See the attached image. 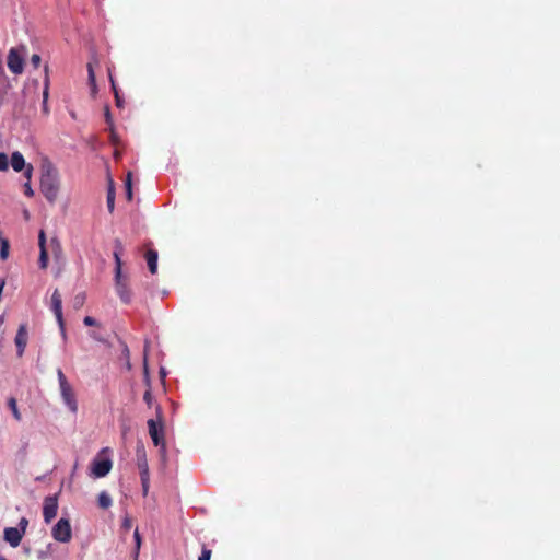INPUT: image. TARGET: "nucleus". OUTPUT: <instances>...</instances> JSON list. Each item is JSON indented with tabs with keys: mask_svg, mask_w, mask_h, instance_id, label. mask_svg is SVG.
<instances>
[{
	"mask_svg": "<svg viewBox=\"0 0 560 560\" xmlns=\"http://www.w3.org/2000/svg\"><path fill=\"white\" fill-rule=\"evenodd\" d=\"M124 252V245L119 238L114 241V259H115V287L117 294L120 300L128 304L131 301V291L128 288L127 279L122 276L121 272V254Z\"/></svg>",
	"mask_w": 560,
	"mask_h": 560,
	"instance_id": "f257e3e1",
	"label": "nucleus"
},
{
	"mask_svg": "<svg viewBox=\"0 0 560 560\" xmlns=\"http://www.w3.org/2000/svg\"><path fill=\"white\" fill-rule=\"evenodd\" d=\"M40 191L49 202H54L59 192V180L56 171L48 168L40 177Z\"/></svg>",
	"mask_w": 560,
	"mask_h": 560,
	"instance_id": "f03ea898",
	"label": "nucleus"
},
{
	"mask_svg": "<svg viewBox=\"0 0 560 560\" xmlns=\"http://www.w3.org/2000/svg\"><path fill=\"white\" fill-rule=\"evenodd\" d=\"M57 377L59 382L61 398L65 405L69 408L70 411L75 413L78 411L75 394L61 369H57Z\"/></svg>",
	"mask_w": 560,
	"mask_h": 560,
	"instance_id": "7ed1b4c3",
	"label": "nucleus"
},
{
	"mask_svg": "<svg viewBox=\"0 0 560 560\" xmlns=\"http://www.w3.org/2000/svg\"><path fill=\"white\" fill-rule=\"evenodd\" d=\"M159 413V422H156L153 419L148 420V428H149V434L152 439V442L155 446H160V451L162 455H165L166 452V445H165V439H164V425L161 418V407L156 408Z\"/></svg>",
	"mask_w": 560,
	"mask_h": 560,
	"instance_id": "20e7f679",
	"label": "nucleus"
},
{
	"mask_svg": "<svg viewBox=\"0 0 560 560\" xmlns=\"http://www.w3.org/2000/svg\"><path fill=\"white\" fill-rule=\"evenodd\" d=\"M51 535L57 541L69 542L72 538V530L69 520L60 518L52 527Z\"/></svg>",
	"mask_w": 560,
	"mask_h": 560,
	"instance_id": "39448f33",
	"label": "nucleus"
},
{
	"mask_svg": "<svg viewBox=\"0 0 560 560\" xmlns=\"http://www.w3.org/2000/svg\"><path fill=\"white\" fill-rule=\"evenodd\" d=\"M7 65L14 74H21L24 69V58L16 48H11L8 54Z\"/></svg>",
	"mask_w": 560,
	"mask_h": 560,
	"instance_id": "423d86ee",
	"label": "nucleus"
},
{
	"mask_svg": "<svg viewBox=\"0 0 560 560\" xmlns=\"http://www.w3.org/2000/svg\"><path fill=\"white\" fill-rule=\"evenodd\" d=\"M113 463L109 458L96 457L91 464V476L94 478L105 477L112 469Z\"/></svg>",
	"mask_w": 560,
	"mask_h": 560,
	"instance_id": "0eeeda50",
	"label": "nucleus"
},
{
	"mask_svg": "<svg viewBox=\"0 0 560 560\" xmlns=\"http://www.w3.org/2000/svg\"><path fill=\"white\" fill-rule=\"evenodd\" d=\"M58 499L57 495L46 497L43 506V516L46 523H50L57 515Z\"/></svg>",
	"mask_w": 560,
	"mask_h": 560,
	"instance_id": "6e6552de",
	"label": "nucleus"
},
{
	"mask_svg": "<svg viewBox=\"0 0 560 560\" xmlns=\"http://www.w3.org/2000/svg\"><path fill=\"white\" fill-rule=\"evenodd\" d=\"M27 342H28L27 325L26 324H21L19 326L16 336L14 338V343H15V347H16V355L19 358L23 357L25 348L27 346Z\"/></svg>",
	"mask_w": 560,
	"mask_h": 560,
	"instance_id": "1a4fd4ad",
	"label": "nucleus"
},
{
	"mask_svg": "<svg viewBox=\"0 0 560 560\" xmlns=\"http://www.w3.org/2000/svg\"><path fill=\"white\" fill-rule=\"evenodd\" d=\"M51 310L56 316V319L60 326V328L63 330V316H62V300L61 294L59 293L58 289H56L51 295Z\"/></svg>",
	"mask_w": 560,
	"mask_h": 560,
	"instance_id": "9d476101",
	"label": "nucleus"
},
{
	"mask_svg": "<svg viewBox=\"0 0 560 560\" xmlns=\"http://www.w3.org/2000/svg\"><path fill=\"white\" fill-rule=\"evenodd\" d=\"M23 535V530H20L18 527H7L4 529V540L13 548L20 545Z\"/></svg>",
	"mask_w": 560,
	"mask_h": 560,
	"instance_id": "9b49d317",
	"label": "nucleus"
},
{
	"mask_svg": "<svg viewBox=\"0 0 560 560\" xmlns=\"http://www.w3.org/2000/svg\"><path fill=\"white\" fill-rule=\"evenodd\" d=\"M45 242H46L45 233L42 230L39 232V235H38V245H39V248H40L39 264H40L42 268H46L47 267V261H48V254H47V250H46V247H45Z\"/></svg>",
	"mask_w": 560,
	"mask_h": 560,
	"instance_id": "f8f14e48",
	"label": "nucleus"
},
{
	"mask_svg": "<svg viewBox=\"0 0 560 560\" xmlns=\"http://www.w3.org/2000/svg\"><path fill=\"white\" fill-rule=\"evenodd\" d=\"M11 165L15 172H21L25 168V166H26L25 159L21 152L15 151L12 153Z\"/></svg>",
	"mask_w": 560,
	"mask_h": 560,
	"instance_id": "ddd939ff",
	"label": "nucleus"
},
{
	"mask_svg": "<svg viewBox=\"0 0 560 560\" xmlns=\"http://www.w3.org/2000/svg\"><path fill=\"white\" fill-rule=\"evenodd\" d=\"M145 259L150 272L155 275L158 271V252L154 249H149L145 254Z\"/></svg>",
	"mask_w": 560,
	"mask_h": 560,
	"instance_id": "4468645a",
	"label": "nucleus"
},
{
	"mask_svg": "<svg viewBox=\"0 0 560 560\" xmlns=\"http://www.w3.org/2000/svg\"><path fill=\"white\" fill-rule=\"evenodd\" d=\"M138 467L140 470L141 481H145V478H150L149 477V465H148L147 457H145L144 453H142L141 455H138Z\"/></svg>",
	"mask_w": 560,
	"mask_h": 560,
	"instance_id": "2eb2a0df",
	"label": "nucleus"
},
{
	"mask_svg": "<svg viewBox=\"0 0 560 560\" xmlns=\"http://www.w3.org/2000/svg\"><path fill=\"white\" fill-rule=\"evenodd\" d=\"M88 73H89V83L92 88V92H96V80H95V73H94V63L90 61L88 63Z\"/></svg>",
	"mask_w": 560,
	"mask_h": 560,
	"instance_id": "dca6fc26",
	"label": "nucleus"
},
{
	"mask_svg": "<svg viewBox=\"0 0 560 560\" xmlns=\"http://www.w3.org/2000/svg\"><path fill=\"white\" fill-rule=\"evenodd\" d=\"M98 505L102 509H108L112 505V498L105 491H102L98 494Z\"/></svg>",
	"mask_w": 560,
	"mask_h": 560,
	"instance_id": "f3484780",
	"label": "nucleus"
},
{
	"mask_svg": "<svg viewBox=\"0 0 560 560\" xmlns=\"http://www.w3.org/2000/svg\"><path fill=\"white\" fill-rule=\"evenodd\" d=\"M126 197L129 201L132 200V174L129 172L125 180Z\"/></svg>",
	"mask_w": 560,
	"mask_h": 560,
	"instance_id": "a211bd4d",
	"label": "nucleus"
},
{
	"mask_svg": "<svg viewBox=\"0 0 560 560\" xmlns=\"http://www.w3.org/2000/svg\"><path fill=\"white\" fill-rule=\"evenodd\" d=\"M107 207L109 212L114 211L115 207V189L113 184L109 185L108 191H107Z\"/></svg>",
	"mask_w": 560,
	"mask_h": 560,
	"instance_id": "6ab92c4d",
	"label": "nucleus"
},
{
	"mask_svg": "<svg viewBox=\"0 0 560 560\" xmlns=\"http://www.w3.org/2000/svg\"><path fill=\"white\" fill-rule=\"evenodd\" d=\"M8 405L10 409L12 410V413L16 420H21V413L18 409L16 400L15 398L11 397L8 401Z\"/></svg>",
	"mask_w": 560,
	"mask_h": 560,
	"instance_id": "aec40b11",
	"label": "nucleus"
},
{
	"mask_svg": "<svg viewBox=\"0 0 560 560\" xmlns=\"http://www.w3.org/2000/svg\"><path fill=\"white\" fill-rule=\"evenodd\" d=\"M148 389L143 394V400L145 401L147 406L150 408L153 404V395L150 386V381L148 380Z\"/></svg>",
	"mask_w": 560,
	"mask_h": 560,
	"instance_id": "412c9836",
	"label": "nucleus"
},
{
	"mask_svg": "<svg viewBox=\"0 0 560 560\" xmlns=\"http://www.w3.org/2000/svg\"><path fill=\"white\" fill-rule=\"evenodd\" d=\"M84 302H85V294L79 293L73 298V307L79 310L83 306Z\"/></svg>",
	"mask_w": 560,
	"mask_h": 560,
	"instance_id": "4be33fe9",
	"label": "nucleus"
},
{
	"mask_svg": "<svg viewBox=\"0 0 560 560\" xmlns=\"http://www.w3.org/2000/svg\"><path fill=\"white\" fill-rule=\"evenodd\" d=\"M9 168L8 156L5 153L0 152V171L5 172Z\"/></svg>",
	"mask_w": 560,
	"mask_h": 560,
	"instance_id": "5701e85b",
	"label": "nucleus"
},
{
	"mask_svg": "<svg viewBox=\"0 0 560 560\" xmlns=\"http://www.w3.org/2000/svg\"><path fill=\"white\" fill-rule=\"evenodd\" d=\"M212 551L208 549L206 546L202 547L201 555L199 556L198 560H210L211 559Z\"/></svg>",
	"mask_w": 560,
	"mask_h": 560,
	"instance_id": "b1692460",
	"label": "nucleus"
},
{
	"mask_svg": "<svg viewBox=\"0 0 560 560\" xmlns=\"http://www.w3.org/2000/svg\"><path fill=\"white\" fill-rule=\"evenodd\" d=\"M120 345H121V347H122V354H124V357H125V358H126V360H127V366H128V369H130V366H131V365H130V362H129V355H130L129 348H128V346L126 345V342H124V341H120Z\"/></svg>",
	"mask_w": 560,
	"mask_h": 560,
	"instance_id": "393cba45",
	"label": "nucleus"
},
{
	"mask_svg": "<svg viewBox=\"0 0 560 560\" xmlns=\"http://www.w3.org/2000/svg\"><path fill=\"white\" fill-rule=\"evenodd\" d=\"M40 61H42V58L38 54H34L32 57H31V65L37 69L39 66H40Z\"/></svg>",
	"mask_w": 560,
	"mask_h": 560,
	"instance_id": "a878e982",
	"label": "nucleus"
},
{
	"mask_svg": "<svg viewBox=\"0 0 560 560\" xmlns=\"http://www.w3.org/2000/svg\"><path fill=\"white\" fill-rule=\"evenodd\" d=\"M105 120H106V122H107L109 128L114 127L113 118H112V115H110V112H109L108 107L105 108Z\"/></svg>",
	"mask_w": 560,
	"mask_h": 560,
	"instance_id": "bb28decb",
	"label": "nucleus"
},
{
	"mask_svg": "<svg viewBox=\"0 0 560 560\" xmlns=\"http://www.w3.org/2000/svg\"><path fill=\"white\" fill-rule=\"evenodd\" d=\"M32 172H33V166L31 164L26 165L24 168V176L26 177L27 182L31 180Z\"/></svg>",
	"mask_w": 560,
	"mask_h": 560,
	"instance_id": "cd10ccee",
	"label": "nucleus"
},
{
	"mask_svg": "<svg viewBox=\"0 0 560 560\" xmlns=\"http://www.w3.org/2000/svg\"><path fill=\"white\" fill-rule=\"evenodd\" d=\"M24 194L28 197L34 196V190L32 189L30 182L25 183L24 185Z\"/></svg>",
	"mask_w": 560,
	"mask_h": 560,
	"instance_id": "c85d7f7f",
	"label": "nucleus"
},
{
	"mask_svg": "<svg viewBox=\"0 0 560 560\" xmlns=\"http://www.w3.org/2000/svg\"><path fill=\"white\" fill-rule=\"evenodd\" d=\"M83 323L85 326H95L97 324L96 319L91 316L84 317Z\"/></svg>",
	"mask_w": 560,
	"mask_h": 560,
	"instance_id": "c756f323",
	"label": "nucleus"
},
{
	"mask_svg": "<svg viewBox=\"0 0 560 560\" xmlns=\"http://www.w3.org/2000/svg\"><path fill=\"white\" fill-rule=\"evenodd\" d=\"M133 538H135L136 547H137L138 549H140V547H141V536H140V534H139L138 528H137V529L135 530V533H133Z\"/></svg>",
	"mask_w": 560,
	"mask_h": 560,
	"instance_id": "7c9ffc66",
	"label": "nucleus"
},
{
	"mask_svg": "<svg viewBox=\"0 0 560 560\" xmlns=\"http://www.w3.org/2000/svg\"><path fill=\"white\" fill-rule=\"evenodd\" d=\"M27 524H28V521L25 517H22L20 523H19V526H20L19 529L23 530V534H25Z\"/></svg>",
	"mask_w": 560,
	"mask_h": 560,
	"instance_id": "2f4dec72",
	"label": "nucleus"
},
{
	"mask_svg": "<svg viewBox=\"0 0 560 560\" xmlns=\"http://www.w3.org/2000/svg\"><path fill=\"white\" fill-rule=\"evenodd\" d=\"M149 481H150V478H145V481H141L144 495H147L148 490H149Z\"/></svg>",
	"mask_w": 560,
	"mask_h": 560,
	"instance_id": "473e14b6",
	"label": "nucleus"
},
{
	"mask_svg": "<svg viewBox=\"0 0 560 560\" xmlns=\"http://www.w3.org/2000/svg\"><path fill=\"white\" fill-rule=\"evenodd\" d=\"M47 96H48V79L46 78V86L44 90V103L46 102ZM44 110L45 112L47 110V106L45 104H44Z\"/></svg>",
	"mask_w": 560,
	"mask_h": 560,
	"instance_id": "72a5a7b5",
	"label": "nucleus"
},
{
	"mask_svg": "<svg viewBox=\"0 0 560 560\" xmlns=\"http://www.w3.org/2000/svg\"><path fill=\"white\" fill-rule=\"evenodd\" d=\"M115 101H116V105H117V107H122V98H121V96L119 95V92H116Z\"/></svg>",
	"mask_w": 560,
	"mask_h": 560,
	"instance_id": "f704fd0d",
	"label": "nucleus"
},
{
	"mask_svg": "<svg viewBox=\"0 0 560 560\" xmlns=\"http://www.w3.org/2000/svg\"><path fill=\"white\" fill-rule=\"evenodd\" d=\"M109 131H110V141H112L113 143H116V141H117V136H116V132H115L114 127H110V128H109Z\"/></svg>",
	"mask_w": 560,
	"mask_h": 560,
	"instance_id": "c9c22d12",
	"label": "nucleus"
},
{
	"mask_svg": "<svg viewBox=\"0 0 560 560\" xmlns=\"http://www.w3.org/2000/svg\"><path fill=\"white\" fill-rule=\"evenodd\" d=\"M122 527L126 528V529H130L131 528V521H130V518L126 517L124 520Z\"/></svg>",
	"mask_w": 560,
	"mask_h": 560,
	"instance_id": "e433bc0d",
	"label": "nucleus"
},
{
	"mask_svg": "<svg viewBox=\"0 0 560 560\" xmlns=\"http://www.w3.org/2000/svg\"><path fill=\"white\" fill-rule=\"evenodd\" d=\"M110 84H112L114 95H116V92H118V90H117L116 83L112 77H110Z\"/></svg>",
	"mask_w": 560,
	"mask_h": 560,
	"instance_id": "4c0bfd02",
	"label": "nucleus"
},
{
	"mask_svg": "<svg viewBox=\"0 0 560 560\" xmlns=\"http://www.w3.org/2000/svg\"><path fill=\"white\" fill-rule=\"evenodd\" d=\"M139 551H140V549H138V548L136 547V548H135V552H133V560H138Z\"/></svg>",
	"mask_w": 560,
	"mask_h": 560,
	"instance_id": "58836bf2",
	"label": "nucleus"
},
{
	"mask_svg": "<svg viewBox=\"0 0 560 560\" xmlns=\"http://www.w3.org/2000/svg\"><path fill=\"white\" fill-rule=\"evenodd\" d=\"M24 217L28 218V212L27 211L24 212Z\"/></svg>",
	"mask_w": 560,
	"mask_h": 560,
	"instance_id": "ea45409f",
	"label": "nucleus"
},
{
	"mask_svg": "<svg viewBox=\"0 0 560 560\" xmlns=\"http://www.w3.org/2000/svg\"><path fill=\"white\" fill-rule=\"evenodd\" d=\"M0 560H7L5 558L1 557Z\"/></svg>",
	"mask_w": 560,
	"mask_h": 560,
	"instance_id": "a19ab883",
	"label": "nucleus"
}]
</instances>
